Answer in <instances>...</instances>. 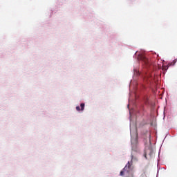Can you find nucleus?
Listing matches in <instances>:
<instances>
[{
    "label": "nucleus",
    "instance_id": "nucleus-1",
    "mask_svg": "<svg viewBox=\"0 0 177 177\" xmlns=\"http://www.w3.org/2000/svg\"><path fill=\"white\" fill-rule=\"evenodd\" d=\"M131 165L129 162H128L127 165H125L123 170L120 172V176H123L125 172H129L131 171Z\"/></svg>",
    "mask_w": 177,
    "mask_h": 177
},
{
    "label": "nucleus",
    "instance_id": "nucleus-2",
    "mask_svg": "<svg viewBox=\"0 0 177 177\" xmlns=\"http://www.w3.org/2000/svg\"><path fill=\"white\" fill-rule=\"evenodd\" d=\"M138 59H139L140 60H141V61H144V62H145V64H147V63H148V59H147V58L145 57V55H139Z\"/></svg>",
    "mask_w": 177,
    "mask_h": 177
},
{
    "label": "nucleus",
    "instance_id": "nucleus-3",
    "mask_svg": "<svg viewBox=\"0 0 177 177\" xmlns=\"http://www.w3.org/2000/svg\"><path fill=\"white\" fill-rule=\"evenodd\" d=\"M76 109H77V111H83L84 109V103L80 104V106H77L76 107Z\"/></svg>",
    "mask_w": 177,
    "mask_h": 177
},
{
    "label": "nucleus",
    "instance_id": "nucleus-4",
    "mask_svg": "<svg viewBox=\"0 0 177 177\" xmlns=\"http://www.w3.org/2000/svg\"><path fill=\"white\" fill-rule=\"evenodd\" d=\"M145 158L147 159V155L146 153L145 154Z\"/></svg>",
    "mask_w": 177,
    "mask_h": 177
},
{
    "label": "nucleus",
    "instance_id": "nucleus-5",
    "mask_svg": "<svg viewBox=\"0 0 177 177\" xmlns=\"http://www.w3.org/2000/svg\"><path fill=\"white\" fill-rule=\"evenodd\" d=\"M174 64H175V63H176V61H174Z\"/></svg>",
    "mask_w": 177,
    "mask_h": 177
}]
</instances>
